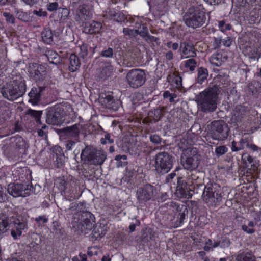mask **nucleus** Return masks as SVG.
Wrapping results in <instances>:
<instances>
[{
  "mask_svg": "<svg viewBox=\"0 0 261 261\" xmlns=\"http://www.w3.org/2000/svg\"><path fill=\"white\" fill-rule=\"evenodd\" d=\"M220 92L219 88L214 85L205 89L196 96L199 109L204 113L215 111L217 107V99Z\"/></svg>",
  "mask_w": 261,
  "mask_h": 261,
  "instance_id": "f257e3e1",
  "label": "nucleus"
},
{
  "mask_svg": "<svg viewBox=\"0 0 261 261\" xmlns=\"http://www.w3.org/2000/svg\"><path fill=\"white\" fill-rule=\"evenodd\" d=\"M26 91L24 81L19 78L7 83L2 89L3 96L10 101H14L22 96Z\"/></svg>",
  "mask_w": 261,
  "mask_h": 261,
  "instance_id": "f03ea898",
  "label": "nucleus"
},
{
  "mask_svg": "<svg viewBox=\"0 0 261 261\" xmlns=\"http://www.w3.org/2000/svg\"><path fill=\"white\" fill-rule=\"evenodd\" d=\"M154 160L156 174L163 175L168 173L172 168L174 158L167 152L162 151L155 155Z\"/></svg>",
  "mask_w": 261,
  "mask_h": 261,
  "instance_id": "7ed1b4c3",
  "label": "nucleus"
},
{
  "mask_svg": "<svg viewBox=\"0 0 261 261\" xmlns=\"http://www.w3.org/2000/svg\"><path fill=\"white\" fill-rule=\"evenodd\" d=\"M184 20L187 27L196 29L204 24L206 17L205 13L198 8H191L185 14Z\"/></svg>",
  "mask_w": 261,
  "mask_h": 261,
  "instance_id": "20e7f679",
  "label": "nucleus"
},
{
  "mask_svg": "<svg viewBox=\"0 0 261 261\" xmlns=\"http://www.w3.org/2000/svg\"><path fill=\"white\" fill-rule=\"evenodd\" d=\"M81 157L91 165H101L107 159V154L102 150H97L90 146H86L82 150Z\"/></svg>",
  "mask_w": 261,
  "mask_h": 261,
  "instance_id": "39448f33",
  "label": "nucleus"
},
{
  "mask_svg": "<svg viewBox=\"0 0 261 261\" xmlns=\"http://www.w3.org/2000/svg\"><path fill=\"white\" fill-rule=\"evenodd\" d=\"M180 162L185 169L191 171L196 170L200 163L197 149L196 148L186 149L181 156Z\"/></svg>",
  "mask_w": 261,
  "mask_h": 261,
  "instance_id": "423d86ee",
  "label": "nucleus"
},
{
  "mask_svg": "<svg viewBox=\"0 0 261 261\" xmlns=\"http://www.w3.org/2000/svg\"><path fill=\"white\" fill-rule=\"evenodd\" d=\"M65 113L63 107L57 105L46 110V122L49 125H60L65 120Z\"/></svg>",
  "mask_w": 261,
  "mask_h": 261,
  "instance_id": "0eeeda50",
  "label": "nucleus"
},
{
  "mask_svg": "<svg viewBox=\"0 0 261 261\" xmlns=\"http://www.w3.org/2000/svg\"><path fill=\"white\" fill-rule=\"evenodd\" d=\"M219 191L220 187L216 184H207L202 194L203 201L210 205L219 202L221 200V195Z\"/></svg>",
  "mask_w": 261,
  "mask_h": 261,
  "instance_id": "6e6552de",
  "label": "nucleus"
},
{
  "mask_svg": "<svg viewBox=\"0 0 261 261\" xmlns=\"http://www.w3.org/2000/svg\"><path fill=\"white\" fill-rule=\"evenodd\" d=\"M127 84L133 88L141 87L146 81V74L144 70L141 69H133L126 74Z\"/></svg>",
  "mask_w": 261,
  "mask_h": 261,
  "instance_id": "1a4fd4ad",
  "label": "nucleus"
},
{
  "mask_svg": "<svg viewBox=\"0 0 261 261\" xmlns=\"http://www.w3.org/2000/svg\"><path fill=\"white\" fill-rule=\"evenodd\" d=\"M228 132V125L223 120L215 121L212 123L211 133L213 139L224 140L227 138Z\"/></svg>",
  "mask_w": 261,
  "mask_h": 261,
  "instance_id": "9d476101",
  "label": "nucleus"
},
{
  "mask_svg": "<svg viewBox=\"0 0 261 261\" xmlns=\"http://www.w3.org/2000/svg\"><path fill=\"white\" fill-rule=\"evenodd\" d=\"M11 222H9L10 228H11V234L15 239L20 236L23 231L25 232L28 229L27 220L21 216L17 218L10 215Z\"/></svg>",
  "mask_w": 261,
  "mask_h": 261,
  "instance_id": "9b49d317",
  "label": "nucleus"
},
{
  "mask_svg": "<svg viewBox=\"0 0 261 261\" xmlns=\"http://www.w3.org/2000/svg\"><path fill=\"white\" fill-rule=\"evenodd\" d=\"M94 216L89 212H83L77 228L84 234H87L92 230L94 226Z\"/></svg>",
  "mask_w": 261,
  "mask_h": 261,
  "instance_id": "f8f14e48",
  "label": "nucleus"
},
{
  "mask_svg": "<svg viewBox=\"0 0 261 261\" xmlns=\"http://www.w3.org/2000/svg\"><path fill=\"white\" fill-rule=\"evenodd\" d=\"M80 125L77 123L70 126L57 129L56 130L57 133L62 139H71L77 141H80Z\"/></svg>",
  "mask_w": 261,
  "mask_h": 261,
  "instance_id": "ddd939ff",
  "label": "nucleus"
},
{
  "mask_svg": "<svg viewBox=\"0 0 261 261\" xmlns=\"http://www.w3.org/2000/svg\"><path fill=\"white\" fill-rule=\"evenodd\" d=\"M30 185H22L21 184H10L7 188L8 192L14 197H26L30 194L32 189Z\"/></svg>",
  "mask_w": 261,
  "mask_h": 261,
  "instance_id": "4468645a",
  "label": "nucleus"
},
{
  "mask_svg": "<svg viewBox=\"0 0 261 261\" xmlns=\"http://www.w3.org/2000/svg\"><path fill=\"white\" fill-rule=\"evenodd\" d=\"M191 189L186 183L184 177H178L177 178L176 190L174 194L179 198H185L188 199L192 196V194L190 193Z\"/></svg>",
  "mask_w": 261,
  "mask_h": 261,
  "instance_id": "2eb2a0df",
  "label": "nucleus"
},
{
  "mask_svg": "<svg viewBox=\"0 0 261 261\" xmlns=\"http://www.w3.org/2000/svg\"><path fill=\"white\" fill-rule=\"evenodd\" d=\"M154 187L150 184H146L139 188L137 191V199L142 203L150 200L153 196Z\"/></svg>",
  "mask_w": 261,
  "mask_h": 261,
  "instance_id": "dca6fc26",
  "label": "nucleus"
},
{
  "mask_svg": "<svg viewBox=\"0 0 261 261\" xmlns=\"http://www.w3.org/2000/svg\"><path fill=\"white\" fill-rule=\"evenodd\" d=\"M28 71L31 77L37 82L43 79L46 68L41 64L31 63L29 64Z\"/></svg>",
  "mask_w": 261,
  "mask_h": 261,
  "instance_id": "f3484780",
  "label": "nucleus"
},
{
  "mask_svg": "<svg viewBox=\"0 0 261 261\" xmlns=\"http://www.w3.org/2000/svg\"><path fill=\"white\" fill-rule=\"evenodd\" d=\"M248 114L247 108L241 105L237 106L233 111L231 121L237 125L241 123Z\"/></svg>",
  "mask_w": 261,
  "mask_h": 261,
  "instance_id": "a211bd4d",
  "label": "nucleus"
},
{
  "mask_svg": "<svg viewBox=\"0 0 261 261\" xmlns=\"http://www.w3.org/2000/svg\"><path fill=\"white\" fill-rule=\"evenodd\" d=\"M181 59L194 58L196 56V50L194 45L188 42H183L180 45Z\"/></svg>",
  "mask_w": 261,
  "mask_h": 261,
  "instance_id": "6ab92c4d",
  "label": "nucleus"
},
{
  "mask_svg": "<svg viewBox=\"0 0 261 261\" xmlns=\"http://www.w3.org/2000/svg\"><path fill=\"white\" fill-rule=\"evenodd\" d=\"M90 18V14L87 8V6L85 4L80 5L76 10V21L83 24Z\"/></svg>",
  "mask_w": 261,
  "mask_h": 261,
  "instance_id": "aec40b11",
  "label": "nucleus"
},
{
  "mask_svg": "<svg viewBox=\"0 0 261 261\" xmlns=\"http://www.w3.org/2000/svg\"><path fill=\"white\" fill-rule=\"evenodd\" d=\"M202 173L197 170H194L193 172L188 175L185 179L186 183L191 188H194L195 186L201 185Z\"/></svg>",
  "mask_w": 261,
  "mask_h": 261,
  "instance_id": "412c9836",
  "label": "nucleus"
},
{
  "mask_svg": "<svg viewBox=\"0 0 261 261\" xmlns=\"http://www.w3.org/2000/svg\"><path fill=\"white\" fill-rule=\"evenodd\" d=\"M45 87H33L29 93V102L33 105H37L40 100L41 93L44 90Z\"/></svg>",
  "mask_w": 261,
  "mask_h": 261,
  "instance_id": "4be33fe9",
  "label": "nucleus"
},
{
  "mask_svg": "<svg viewBox=\"0 0 261 261\" xmlns=\"http://www.w3.org/2000/svg\"><path fill=\"white\" fill-rule=\"evenodd\" d=\"M188 213V210L187 206L184 204H181L178 211L175 214V215H177V220L172 222V227L177 228L180 226L184 223L186 216L187 215Z\"/></svg>",
  "mask_w": 261,
  "mask_h": 261,
  "instance_id": "5701e85b",
  "label": "nucleus"
},
{
  "mask_svg": "<svg viewBox=\"0 0 261 261\" xmlns=\"http://www.w3.org/2000/svg\"><path fill=\"white\" fill-rule=\"evenodd\" d=\"M83 32L87 34H94L98 33L102 28L100 22L93 21L91 22L84 23Z\"/></svg>",
  "mask_w": 261,
  "mask_h": 261,
  "instance_id": "b1692460",
  "label": "nucleus"
},
{
  "mask_svg": "<svg viewBox=\"0 0 261 261\" xmlns=\"http://www.w3.org/2000/svg\"><path fill=\"white\" fill-rule=\"evenodd\" d=\"M102 105H104L106 108L116 111L120 107V102L116 101L114 98L110 96H107L105 98L101 99Z\"/></svg>",
  "mask_w": 261,
  "mask_h": 261,
  "instance_id": "393cba45",
  "label": "nucleus"
},
{
  "mask_svg": "<svg viewBox=\"0 0 261 261\" xmlns=\"http://www.w3.org/2000/svg\"><path fill=\"white\" fill-rule=\"evenodd\" d=\"M10 220V215L5 213L0 214V235L6 232L9 230Z\"/></svg>",
  "mask_w": 261,
  "mask_h": 261,
  "instance_id": "a878e982",
  "label": "nucleus"
},
{
  "mask_svg": "<svg viewBox=\"0 0 261 261\" xmlns=\"http://www.w3.org/2000/svg\"><path fill=\"white\" fill-rule=\"evenodd\" d=\"M113 71V67L111 65H107L100 69L99 73L96 75L97 80L103 81L112 75Z\"/></svg>",
  "mask_w": 261,
  "mask_h": 261,
  "instance_id": "bb28decb",
  "label": "nucleus"
},
{
  "mask_svg": "<svg viewBox=\"0 0 261 261\" xmlns=\"http://www.w3.org/2000/svg\"><path fill=\"white\" fill-rule=\"evenodd\" d=\"M42 41L47 44H52L54 42V34L49 28H44L41 33Z\"/></svg>",
  "mask_w": 261,
  "mask_h": 261,
  "instance_id": "cd10ccee",
  "label": "nucleus"
},
{
  "mask_svg": "<svg viewBox=\"0 0 261 261\" xmlns=\"http://www.w3.org/2000/svg\"><path fill=\"white\" fill-rule=\"evenodd\" d=\"M48 61L51 64L58 65L62 61L60 56L55 51L51 50H46L45 54Z\"/></svg>",
  "mask_w": 261,
  "mask_h": 261,
  "instance_id": "c85d7f7f",
  "label": "nucleus"
},
{
  "mask_svg": "<svg viewBox=\"0 0 261 261\" xmlns=\"http://www.w3.org/2000/svg\"><path fill=\"white\" fill-rule=\"evenodd\" d=\"M248 139L247 138H241L238 142L235 141L231 142V149L233 152H237L243 150L245 148V145L248 143Z\"/></svg>",
  "mask_w": 261,
  "mask_h": 261,
  "instance_id": "c756f323",
  "label": "nucleus"
},
{
  "mask_svg": "<svg viewBox=\"0 0 261 261\" xmlns=\"http://www.w3.org/2000/svg\"><path fill=\"white\" fill-rule=\"evenodd\" d=\"M224 61L225 57L220 53L213 54L210 59V63L216 67L221 66Z\"/></svg>",
  "mask_w": 261,
  "mask_h": 261,
  "instance_id": "7c9ffc66",
  "label": "nucleus"
},
{
  "mask_svg": "<svg viewBox=\"0 0 261 261\" xmlns=\"http://www.w3.org/2000/svg\"><path fill=\"white\" fill-rule=\"evenodd\" d=\"M70 65L69 69L71 72H74L76 71L81 66V63L78 57L74 54H72L70 56Z\"/></svg>",
  "mask_w": 261,
  "mask_h": 261,
  "instance_id": "2f4dec72",
  "label": "nucleus"
},
{
  "mask_svg": "<svg viewBox=\"0 0 261 261\" xmlns=\"http://www.w3.org/2000/svg\"><path fill=\"white\" fill-rule=\"evenodd\" d=\"M105 227V225L101 226V224L98 226L96 225L92 230V234L93 236L96 239L103 237L107 232V228Z\"/></svg>",
  "mask_w": 261,
  "mask_h": 261,
  "instance_id": "473e14b6",
  "label": "nucleus"
},
{
  "mask_svg": "<svg viewBox=\"0 0 261 261\" xmlns=\"http://www.w3.org/2000/svg\"><path fill=\"white\" fill-rule=\"evenodd\" d=\"M25 115L33 118L37 123H41V117L42 115V111H37L31 109L25 112Z\"/></svg>",
  "mask_w": 261,
  "mask_h": 261,
  "instance_id": "72a5a7b5",
  "label": "nucleus"
},
{
  "mask_svg": "<svg viewBox=\"0 0 261 261\" xmlns=\"http://www.w3.org/2000/svg\"><path fill=\"white\" fill-rule=\"evenodd\" d=\"M71 182H69L67 185V189L62 192V194L65 196H68L71 198L75 199L78 196L75 194V187L72 186Z\"/></svg>",
  "mask_w": 261,
  "mask_h": 261,
  "instance_id": "f704fd0d",
  "label": "nucleus"
},
{
  "mask_svg": "<svg viewBox=\"0 0 261 261\" xmlns=\"http://www.w3.org/2000/svg\"><path fill=\"white\" fill-rule=\"evenodd\" d=\"M207 70L203 67H200L198 69L197 82L201 84L208 76Z\"/></svg>",
  "mask_w": 261,
  "mask_h": 261,
  "instance_id": "c9c22d12",
  "label": "nucleus"
},
{
  "mask_svg": "<svg viewBox=\"0 0 261 261\" xmlns=\"http://www.w3.org/2000/svg\"><path fill=\"white\" fill-rule=\"evenodd\" d=\"M197 63V61L193 58H190L184 61V67L192 72L195 69Z\"/></svg>",
  "mask_w": 261,
  "mask_h": 261,
  "instance_id": "e433bc0d",
  "label": "nucleus"
},
{
  "mask_svg": "<svg viewBox=\"0 0 261 261\" xmlns=\"http://www.w3.org/2000/svg\"><path fill=\"white\" fill-rule=\"evenodd\" d=\"M109 15L112 19L117 22L122 21L125 19L124 15L119 12L110 11L109 12Z\"/></svg>",
  "mask_w": 261,
  "mask_h": 261,
  "instance_id": "4c0bfd02",
  "label": "nucleus"
},
{
  "mask_svg": "<svg viewBox=\"0 0 261 261\" xmlns=\"http://www.w3.org/2000/svg\"><path fill=\"white\" fill-rule=\"evenodd\" d=\"M69 181L66 180L64 177H60L57 178L56 180V184L59 190L61 192L65 191L67 189V185Z\"/></svg>",
  "mask_w": 261,
  "mask_h": 261,
  "instance_id": "58836bf2",
  "label": "nucleus"
},
{
  "mask_svg": "<svg viewBox=\"0 0 261 261\" xmlns=\"http://www.w3.org/2000/svg\"><path fill=\"white\" fill-rule=\"evenodd\" d=\"M237 261H255V258L251 254H240L237 256Z\"/></svg>",
  "mask_w": 261,
  "mask_h": 261,
  "instance_id": "ea45409f",
  "label": "nucleus"
},
{
  "mask_svg": "<svg viewBox=\"0 0 261 261\" xmlns=\"http://www.w3.org/2000/svg\"><path fill=\"white\" fill-rule=\"evenodd\" d=\"M149 115L152 118V119L155 121H158L162 117V111L160 109H155L149 112Z\"/></svg>",
  "mask_w": 261,
  "mask_h": 261,
  "instance_id": "a19ab883",
  "label": "nucleus"
},
{
  "mask_svg": "<svg viewBox=\"0 0 261 261\" xmlns=\"http://www.w3.org/2000/svg\"><path fill=\"white\" fill-rule=\"evenodd\" d=\"M15 13H16V16L18 19L24 22H27L29 21V17L27 13H24L21 10H18L17 9H15Z\"/></svg>",
  "mask_w": 261,
  "mask_h": 261,
  "instance_id": "79ce46f5",
  "label": "nucleus"
},
{
  "mask_svg": "<svg viewBox=\"0 0 261 261\" xmlns=\"http://www.w3.org/2000/svg\"><path fill=\"white\" fill-rule=\"evenodd\" d=\"M228 151V148L225 145L218 146L215 149V154L217 157L224 154Z\"/></svg>",
  "mask_w": 261,
  "mask_h": 261,
  "instance_id": "37998d69",
  "label": "nucleus"
},
{
  "mask_svg": "<svg viewBox=\"0 0 261 261\" xmlns=\"http://www.w3.org/2000/svg\"><path fill=\"white\" fill-rule=\"evenodd\" d=\"M66 141L65 142V146L66 150L68 151L71 150L76 143L80 142L75 140V139H66Z\"/></svg>",
  "mask_w": 261,
  "mask_h": 261,
  "instance_id": "c03bdc74",
  "label": "nucleus"
},
{
  "mask_svg": "<svg viewBox=\"0 0 261 261\" xmlns=\"http://www.w3.org/2000/svg\"><path fill=\"white\" fill-rule=\"evenodd\" d=\"M3 15L5 18L6 21L8 23L12 24L15 23V18L11 13L4 12L3 13Z\"/></svg>",
  "mask_w": 261,
  "mask_h": 261,
  "instance_id": "a18cd8bd",
  "label": "nucleus"
},
{
  "mask_svg": "<svg viewBox=\"0 0 261 261\" xmlns=\"http://www.w3.org/2000/svg\"><path fill=\"white\" fill-rule=\"evenodd\" d=\"M113 142L114 139L111 138V135L109 133L105 134L104 137L100 139V143L103 145L107 143L112 144Z\"/></svg>",
  "mask_w": 261,
  "mask_h": 261,
  "instance_id": "49530a36",
  "label": "nucleus"
},
{
  "mask_svg": "<svg viewBox=\"0 0 261 261\" xmlns=\"http://www.w3.org/2000/svg\"><path fill=\"white\" fill-rule=\"evenodd\" d=\"M123 32L125 35H128L130 37H135L137 35V30L125 28L123 30Z\"/></svg>",
  "mask_w": 261,
  "mask_h": 261,
  "instance_id": "de8ad7c7",
  "label": "nucleus"
},
{
  "mask_svg": "<svg viewBox=\"0 0 261 261\" xmlns=\"http://www.w3.org/2000/svg\"><path fill=\"white\" fill-rule=\"evenodd\" d=\"M230 241L229 239L224 238L218 241V246L222 248H226L229 246Z\"/></svg>",
  "mask_w": 261,
  "mask_h": 261,
  "instance_id": "09e8293b",
  "label": "nucleus"
},
{
  "mask_svg": "<svg viewBox=\"0 0 261 261\" xmlns=\"http://www.w3.org/2000/svg\"><path fill=\"white\" fill-rule=\"evenodd\" d=\"M259 86V83L257 82H253L248 84L249 91L252 93H255L258 91V87Z\"/></svg>",
  "mask_w": 261,
  "mask_h": 261,
  "instance_id": "8fccbe9b",
  "label": "nucleus"
},
{
  "mask_svg": "<svg viewBox=\"0 0 261 261\" xmlns=\"http://www.w3.org/2000/svg\"><path fill=\"white\" fill-rule=\"evenodd\" d=\"M79 55L81 57L84 59L88 55V45L86 44L83 43L80 46V52Z\"/></svg>",
  "mask_w": 261,
  "mask_h": 261,
  "instance_id": "3c124183",
  "label": "nucleus"
},
{
  "mask_svg": "<svg viewBox=\"0 0 261 261\" xmlns=\"http://www.w3.org/2000/svg\"><path fill=\"white\" fill-rule=\"evenodd\" d=\"M218 26L221 31L223 32L226 30H230L231 29V25L229 23L226 24L224 20L219 21Z\"/></svg>",
  "mask_w": 261,
  "mask_h": 261,
  "instance_id": "603ef678",
  "label": "nucleus"
},
{
  "mask_svg": "<svg viewBox=\"0 0 261 261\" xmlns=\"http://www.w3.org/2000/svg\"><path fill=\"white\" fill-rule=\"evenodd\" d=\"M47 126L46 125H44L41 129H39L37 131V133L39 136L43 137L45 139H47Z\"/></svg>",
  "mask_w": 261,
  "mask_h": 261,
  "instance_id": "864d4df0",
  "label": "nucleus"
},
{
  "mask_svg": "<svg viewBox=\"0 0 261 261\" xmlns=\"http://www.w3.org/2000/svg\"><path fill=\"white\" fill-rule=\"evenodd\" d=\"M149 138L150 141L155 144H161L162 140L160 136L156 134L151 135Z\"/></svg>",
  "mask_w": 261,
  "mask_h": 261,
  "instance_id": "5fc2aeb1",
  "label": "nucleus"
},
{
  "mask_svg": "<svg viewBox=\"0 0 261 261\" xmlns=\"http://www.w3.org/2000/svg\"><path fill=\"white\" fill-rule=\"evenodd\" d=\"M48 218H46V216L45 215L39 216L35 219V221L38 224V225H41L43 223H47L48 222Z\"/></svg>",
  "mask_w": 261,
  "mask_h": 261,
  "instance_id": "6e6d98bb",
  "label": "nucleus"
},
{
  "mask_svg": "<svg viewBox=\"0 0 261 261\" xmlns=\"http://www.w3.org/2000/svg\"><path fill=\"white\" fill-rule=\"evenodd\" d=\"M180 205L181 204H179L177 202L171 201L169 203V205L170 208L176 214L177 212V211H178V210L180 208Z\"/></svg>",
  "mask_w": 261,
  "mask_h": 261,
  "instance_id": "4d7b16f0",
  "label": "nucleus"
},
{
  "mask_svg": "<svg viewBox=\"0 0 261 261\" xmlns=\"http://www.w3.org/2000/svg\"><path fill=\"white\" fill-rule=\"evenodd\" d=\"M222 43V38L221 37H214L213 46L215 49L220 47Z\"/></svg>",
  "mask_w": 261,
  "mask_h": 261,
  "instance_id": "13d9d810",
  "label": "nucleus"
},
{
  "mask_svg": "<svg viewBox=\"0 0 261 261\" xmlns=\"http://www.w3.org/2000/svg\"><path fill=\"white\" fill-rule=\"evenodd\" d=\"M101 56L106 58H112L113 55V50L112 48H108L107 50L102 51L101 54Z\"/></svg>",
  "mask_w": 261,
  "mask_h": 261,
  "instance_id": "bf43d9fd",
  "label": "nucleus"
},
{
  "mask_svg": "<svg viewBox=\"0 0 261 261\" xmlns=\"http://www.w3.org/2000/svg\"><path fill=\"white\" fill-rule=\"evenodd\" d=\"M126 180L129 181L130 180L131 178L136 174V171L134 169H131L130 168L127 167L126 169Z\"/></svg>",
  "mask_w": 261,
  "mask_h": 261,
  "instance_id": "052dcab7",
  "label": "nucleus"
},
{
  "mask_svg": "<svg viewBox=\"0 0 261 261\" xmlns=\"http://www.w3.org/2000/svg\"><path fill=\"white\" fill-rule=\"evenodd\" d=\"M62 208L65 211V212H69L70 213L71 211H75L76 210L77 207V205L76 203H72L70 204V206L69 207H67L65 205H63L62 206Z\"/></svg>",
  "mask_w": 261,
  "mask_h": 261,
  "instance_id": "680f3d73",
  "label": "nucleus"
},
{
  "mask_svg": "<svg viewBox=\"0 0 261 261\" xmlns=\"http://www.w3.org/2000/svg\"><path fill=\"white\" fill-rule=\"evenodd\" d=\"M137 35H140L141 36L143 37H147L149 35L148 32V29L146 26L143 25L142 29L141 31L137 30Z\"/></svg>",
  "mask_w": 261,
  "mask_h": 261,
  "instance_id": "e2e57ef3",
  "label": "nucleus"
},
{
  "mask_svg": "<svg viewBox=\"0 0 261 261\" xmlns=\"http://www.w3.org/2000/svg\"><path fill=\"white\" fill-rule=\"evenodd\" d=\"M242 159L244 162L247 161L249 164H251L253 162V158L247 153L242 154Z\"/></svg>",
  "mask_w": 261,
  "mask_h": 261,
  "instance_id": "0e129e2a",
  "label": "nucleus"
},
{
  "mask_svg": "<svg viewBox=\"0 0 261 261\" xmlns=\"http://www.w3.org/2000/svg\"><path fill=\"white\" fill-rule=\"evenodd\" d=\"M5 188L0 185V202H4L7 200V195L5 193Z\"/></svg>",
  "mask_w": 261,
  "mask_h": 261,
  "instance_id": "69168bd1",
  "label": "nucleus"
},
{
  "mask_svg": "<svg viewBox=\"0 0 261 261\" xmlns=\"http://www.w3.org/2000/svg\"><path fill=\"white\" fill-rule=\"evenodd\" d=\"M254 219L255 221V224L258 225H261V211L255 212L254 214Z\"/></svg>",
  "mask_w": 261,
  "mask_h": 261,
  "instance_id": "338daca9",
  "label": "nucleus"
},
{
  "mask_svg": "<svg viewBox=\"0 0 261 261\" xmlns=\"http://www.w3.org/2000/svg\"><path fill=\"white\" fill-rule=\"evenodd\" d=\"M232 39L230 37H226L225 38L222 39L223 45L226 47H229L232 43Z\"/></svg>",
  "mask_w": 261,
  "mask_h": 261,
  "instance_id": "774afa93",
  "label": "nucleus"
}]
</instances>
